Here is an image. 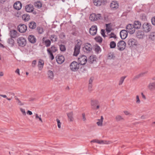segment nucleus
Returning <instances> with one entry per match:
<instances>
[{"label": "nucleus", "mask_w": 155, "mask_h": 155, "mask_svg": "<svg viewBox=\"0 0 155 155\" xmlns=\"http://www.w3.org/2000/svg\"><path fill=\"white\" fill-rule=\"evenodd\" d=\"M101 34L102 36H103L104 37H105L106 36V35L105 34V30L102 29L101 30Z\"/></svg>", "instance_id": "052dcab7"}, {"label": "nucleus", "mask_w": 155, "mask_h": 155, "mask_svg": "<svg viewBox=\"0 0 155 155\" xmlns=\"http://www.w3.org/2000/svg\"><path fill=\"white\" fill-rule=\"evenodd\" d=\"M41 3L39 1L36 2L34 3V5L35 7L37 8H40L42 7Z\"/></svg>", "instance_id": "f704fd0d"}, {"label": "nucleus", "mask_w": 155, "mask_h": 155, "mask_svg": "<svg viewBox=\"0 0 155 155\" xmlns=\"http://www.w3.org/2000/svg\"><path fill=\"white\" fill-rule=\"evenodd\" d=\"M126 28L127 31L131 34L134 33L135 31L133 25L130 24H128L126 26Z\"/></svg>", "instance_id": "1a4fd4ad"}, {"label": "nucleus", "mask_w": 155, "mask_h": 155, "mask_svg": "<svg viewBox=\"0 0 155 155\" xmlns=\"http://www.w3.org/2000/svg\"><path fill=\"white\" fill-rule=\"evenodd\" d=\"M28 40L31 43H34L36 42V39L34 35H30L28 37Z\"/></svg>", "instance_id": "bb28decb"}, {"label": "nucleus", "mask_w": 155, "mask_h": 155, "mask_svg": "<svg viewBox=\"0 0 155 155\" xmlns=\"http://www.w3.org/2000/svg\"><path fill=\"white\" fill-rule=\"evenodd\" d=\"M141 101L139 99V96L137 95L136 97V103L137 104H139L140 103Z\"/></svg>", "instance_id": "09e8293b"}, {"label": "nucleus", "mask_w": 155, "mask_h": 155, "mask_svg": "<svg viewBox=\"0 0 155 155\" xmlns=\"http://www.w3.org/2000/svg\"><path fill=\"white\" fill-rule=\"evenodd\" d=\"M57 62L59 64L63 63L64 61V58L63 55H58L56 57Z\"/></svg>", "instance_id": "4468645a"}, {"label": "nucleus", "mask_w": 155, "mask_h": 155, "mask_svg": "<svg viewBox=\"0 0 155 155\" xmlns=\"http://www.w3.org/2000/svg\"><path fill=\"white\" fill-rule=\"evenodd\" d=\"M152 28V26L150 24L144 23L142 25L143 31L147 33L150 31Z\"/></svg>", "instance_id": "20e7f679"}, {"label": "nucleus", "mask_w": 155, "mask_h": 155, "mask_svg": "<svg viewBox=\"0 0 155 155\" xmlns=\"http://www.w3.org/2000/svg\"><path fill=\"white\" fill-rule=\"evenodd\" d=\"M22 18L25 21H28L30 19V16L24 14L22 15Z\"/></svg>", "instance_id": "ea45409f"}, {"label": "nucleus", "mask_w": 155, "mask_h": 155, "mask_svg": "<svg viewBox=\"0 0 155 155\" xmlns=\"http://www.w3.org/2000/svg\"><path fill=\"white\" fill-rule=\"evenodd\" d=\"M79 64L75 61L72 62L70 65V69L73 71H77L79 69Z\"/></svg>", "instance_id": "f03ea898"}, {"label": "nucleus", "mask_w": 155, "mask_h": 155, "mask_svg": "<svg viewBox=\"0 0 155 155\" xmlns=\"http://www.w3.org/2000/svg\"><path fill=\"white\" fill-rule=\"evenodd\" d=\"M20 110L21 113H22L23 115L25 116L26 115V113L25 112V109H24L22 108H20Z\"/></svg>", "instance_id": "5fc2aeb1"}, {"label": "nucleus", "mask_w": 155, "mask_h": 155, "mask_svg": "<svg viewBox=\"0 0 155 155\" xmlns=\"http://www.w3.org/2000/svg\"><path fill=\"white\" fill-rule=\"evenodd\" d=\"M141 96H142V97L143 98L144 100L146 99V97L143 94V92H141Z\"/></svg>", "instance_id": "338daca9"}, {"label": "nucleus", "mask_w": 155, "mask_h": 155, "mask_svg": "<svg viewBox=\"0 0 155 155\" xmlns=\"http://www.w3.org/2000/svg\"><path fill=\"white\" fill-rule=\"evenodd\" d=\"M149 90L153 91L155 90V81L150 83L147 86Z\"/></svg>", "instance_id": "a878e982"}, {"label": "nucleus", "mask_w": 155, "mask_h": 155, "mask_svg": "<svg viewBox=\"0 0 155 155\" xmlns=\"http://www.w3.org/2000/svg\"><path fill=\"white\" fill-rule=\"evenodd\" d=\"M126 76H123L120 78V80L119 81V83H118V85H121L122 83H123V82L124 81V79L126 78Z\"/></svg>", "instance_id": "a19ab883"}, {"label": "nucleus", "mask_w": 155, "mask_h": 155, "mask_svg": "<svg viewBox=\"0 0 155 155\" xmlns=\"http://www.w3.org/2000/svg\"><path fill=\"white\" fill-rule=\"evenodd\" d=\"M135 29H138L140 28L141 26V22L138 21H136L134 22L133 25Z\"/></svg>", "instance_id": "412c9836"}, {"label": "nucleus", "mask_w": 155, "mask_h": 155, "mask_svg": "<svg viewBox=\"0 0 155 155\" xmlns=\"http://www.w3.org/2000/svg\"><path fill=\"white\" fill-rule=\"evenodd\" d=\"M33 6L31 5H26L25 7L26 11L28 12H30L33 11Z\"/></svg>", "instance_id": "cd10ccee"}, {"label": "nucleus", "mask_w": 155, "mask_h": 155, "mask_svg": "<svg viewBox=\"0 0 155 155\" xmlns=\"http://www.w3.org/2000/svg\"><path fill=\"white\" fill-rule=\"evenodd\" d=\"M124 113L125 114V115H130L131 116L132 115V114L129 112L127 110H125L124 111Z\"/></svg>", "instance_id": "6e6d98bb"}, {"label": "nucleus", "mask_w": 155, "mask_h": 155, "mask_svg": "<svg viewBox=\"0 0 155 155\" xmlns=\"http://www.w3.org/2000/svg\"><path fill=\"white\" fill-rule=\"evenodd\" d=\"M37 31L40 34H42L43 32V28L41 27H38L37 28Z\"/></svg>", "instance_id": "3c124183"}, {"label": "nucleus", "mask_w": 155, "mask_h": 155, "mask_svg": "<svg viewBox=\"0 0 155 155\" xmlns=\"http://www.w3.org/2000/svg\"><path fill=\"white\" fill-rule=\"evenodd\" d=\"M95 51L97 53H98L99 51H101V48L100 47L97 45L95 47Z\"/></svg>", "instance_id": "8fccbe9b"}, {"label": "nucleus", "mask_w": 155, "mask_h": 155, "mask_svg": "<svg viewBox=\"0 0 155 155\" xmlns=\"http://www.w3.org/2000/svg\"><path fill=\"white\" fill-rule=\"evenodd\" d=\"M9 34L11 38H15L19 35V33H17V31L15 30H12L10 31Z\"/></svg>", "instance_id": "6ab92c4d"}, {"label": "nucleus", "mask_w": 155, "mask_h": 155, "mask_svg": "<svg viewBox=\"0 0 155 155\" xmlns=\"http://www.w3.org/2000/svg\"><path fill=\"white\" fill-rule=\"evenodd\" d=\"M104 119V117L103 116H101V118L100 119H98V121L97 122V124L98 126H102L103 125V122Z\"/></svg>", "instance_id": "473e14b6"}, {"label": "nucleus", "mask_w": 155, "mask_h": 155, "mask_svg": "<svg viewBox=\"0 0 155 155\" xmlns=\"http://www.w3.org/2000/svg\"><path fill=\"white\" fill-rule=\"evenodd\" d=\"M82 119L84 121H85L86 120V118L85 117V113H83L82 114Z\"/></svg>", "instance_id": "680f3d73"}, {"label": "nucleus", "mask_w": 155, "mask_h": 155, "mask_svg": "<svg viewBox=\"0 0 155 155\" xmlns=\"http://www.w3.org/2000/svg\"><path fill=\"white\" fill-rule=\"evenodd\" d=\"M15 100L16 101V102L18 105L19 106H22L24 105V103L22 102L17 97L15 96Z\"/></svg>", "instance_id": "58836bf2"}, {"label": "nucleus", "mask_w": 155, "mask_h": 155, "mask_svg": "<svg viewBox=\"0 0 155 155\" xmlns=\"http://www.w3.org/2000/svg\"><path fill=\"white\" fill-rule=\"evenodd\" d=\"M144 33L141 31H138L136 32V36L139 38H142L143 36Z\"/></svg>", "instance_id": "c756f323"}, {"label": "nucleus", "mask_w": 155, "mask_h": 155, "mask_svg": "<svg viewBox=\"0 0 155 155\" xmlns=\"http://www.w3.org/2000/svg\"><path fill=\"white\" fill-rule=\"evenodd\" d=\"M146 72L141 73L140 74L135 76L134 78V80H136L139 78L140 77L143 76Z\"/></svg>", "instance_id": "4c0bfd02"}, {"label": "nucleus", "mask_w": 155, "mask_h": 155, "mask_svg": "<svg viewBox=\"0 0 155 155\" xmlns=\"http://www.w3.org/2000/svg\"><path fill=\"white\" fill-rule=\"evenodd\" d=\"M101 17V14H97L96 15L93 13L90 15L89 19L91 21H94L100 19Z\"/></svg>", "instance_id": "0eeeda50"}, {"label": "nucleus", "mask_w": 155, "mask_h": 155, "mask_svg": "<svg viewBox=\"0 0 155 155\" xmlns=\"http://www.w3.org/2000/svg\"><path fill=\"white\" fill-rule=\"evenodd\" d=\"M92 46L89 43L86 44L83 48V51L87 53H88L91 52L92 50Z\"/></svg>", "instance_id": "423d86ee"}, {"label": "nucleus", "mask_w": 155, "mask_h": 155, "mask_svg": "<svg viewBox=\"0 0 155 155\" xmlns=\"http://www.w3.org/2000/svg\"><path fill=\"white\" fill-rule=\"evenodd\" d=\"M110 46L111 48H114L116 46V44L114 41H112L110 43Z\"/></svg>", "instance_id": "a18cd8bd"}, {"label": "nucleus", "mask_w": 155, "mask_h": 155, "mask_svg": "<svg viewBox=\"0 0 155 155\" xmlns=\"http://www.w3.org/2000/svg\"><path fill=\"white\" fill-rule=\"evenodd\" d=\"M60 50L62 51H64L66 50L65 46L64 45H60Z\"/></svg>", "instance_id": "49530a36"}, {"label": "nucleus", "mask_w": 155, "mask_h": 155, "mask_svg": "<svg viewBox=\"0 0 155 155\" xmlns=\"http://www.w3.org/2000/svg\"><path fill=\"white\" fill-rule=\"evenodd\" d=\"M110 24H106V31L107 32V33H108L111 31V28L109 26Z\"/></svg>", "instance_id": "c03bdc74"}, {"label": "nucleus", "mask_w": 155, "mask_h": 155, "mask_svg": "<svg viewBox=\"0 0 155 155\" xmlns=\"http://www.w3.org/2000/svg\"><path fill=\"white\" fill-rule=\"evenodd\" d=\"M44 65V61L41 59H39L38 61V66L39 70H41L43 68Z\"/></svg>", "instance_id": "5701e85b"}, {"label": "nucleus", "mask_w": 155, "mask_h": 155, "mask_svg": "<svg viewBox=\"0 0 155 155\" xmlns=\"http://www.w3.org/2000/svg\"><path fill=\"white\" fill-rule=\"evenodd\" d=\"M48 54L50 55V58L51 60H53L54 58V56L53 54V53L51 52L49 50L48 51Z\"/></svg>", "instance_id": "603ef678"}, {"label": "nucleus", "mask_w": 155, "mask_h": 155, "mask_svg": "<svg viewBox=\"0 0 155 155\" xmlns=\"http://www.w3.org/2000/svg\"><path fill=\"white\" fill-rule=\"evenodd\" d=\"M128 31L127 30H123L120 32V35L122 39H124L127 37L128 35Z\"/></svg>", "instance_id": "f3484780"}, {"label": "nucleus", "mask_w": 155, "mask_h": 155, "mask_svg": "<svg viewBox=\"0 0 155 155\" xmlns=\"http://www.w3.org/2000/svg\"><path fill=\"white\" fill-rule=\"evenodd\" d=\"M57 121V122L58 126V127L60 128H61V123L58 119H57L56 120Z\"/></svg>", "instance_id": "4d7b16f0"}, {"label": "nucleus", "mask_w": 155, "mask_h": 155, "mask_svg": "<svg viewBox=\"0 0 155 155\" xmlns=\"http://www.w3.org/2000/svg\"><path fill=\"white\" fill-rule=\"evenodd\" d=\"M18 29L21 33H24L27 30V26L24 24H20L18 27Z\"/></svg>", "instance_id": "f8f14e48"}, {"label": "nucleus", "mask_w": 155, "mask_h": 155, "mask_svg": "<svg viewBox=\"0 0 155 155\" xmlns=\"http://www.w3.org/2000/svg\"><path fill=\"white\" fill-rule=\"evenodd\" d=\"M126 44L123 40L119 41L117 44L118 49L121 51H123L125 48Z\"/></svg>", "instance_id": "6e6552de"}, {"label": "nucleus", "mask_w": 155, "mask_h": 155, "mask_svg": "<svg viewBox=\"0 0 155 155\" xmlns=\"http://www.w3.org/2000/svg\"><path fill=\"white\" fill-rule=\"evenodd\" d=\"M96 41L99 43H101L102 41V38L100 36H97L95 38Z\"/></svg>", "instance_id": "79ce46f5"}, {"label": "nucleus", "mask_w": 155, "mask_h": 155, "mask_svg": "<svg viewBox=\"0 0 155 155\" xmlns=\"http://www.w3.org/2000/svg\"><path fill=\"white\" fill-rule=\"evenodd\" d=\"M90 104L91 108L93 110H99L100 107V102L97 100H91Z\"/></svg>", "instance_id": "f257e3e1"}, {"label": "nucleus", "mask_w": 155, "mask_h": 155, "mask_svg": "<svg viewBox=\"0 0 155 155\" xmlns=\"http://www.w3.org/2000/svg\"><path fill=\"white\" fill-rule=\"evenodd\" d=\"M97 27L96 25H93L90 28L89 30V32L90 34L92 35H94L96 34L97 32Z\"/></svg>", "instance_id": "ddd939ff"}, {"label": "nucleus", "mask_w": 155, "mask_h": 155, "mask_svg": "<svg viewBox=\"0 0 155 155\" xmlns=\"http://www.w3.org/2000/svg\"><path fill=\"white\" fill-rule=\"evenodd\" d=\"M106 2V0H93V3L94 5L97 6H99L102 5L104 4Z\"/></svg>", "instance_id": "9b49d317"}, {"label": "nucleus", "mask_w": 155, "mask_h": 155, "mask_svg": "<svg viewBox=\"0 0 155 155\" xmlns=\"http://www.w3.org/2000/svg\"><path fill=\"white\" fill-rule=\"evenodd\" d=\"M44 42L46 46L47 47H49L51 44V42L48 39L45 41Z\"/></svg>", "instance_id": "de8ad7c7"}, {"label": "nucleus", "mask_w": 155, "mask_h": 155, "mask_svg": "<svg viewBox=\"0 0 155 155\" xmlns=\"http://www.w3.org/2000/svg\"><path fill=\"white\" fill-rule=\"evenodd\" d=\"M91 142L97 143L99 144H108L110 143V141H107L105 140H94L91 141Z\"/></svg>", "instance_id": "a211bd4d"}, {"label": "nucleus", "mask_w": 155, "mask_h": 155, "mask_svg": "<svg viewBox=\"0 0 155 155\" xmlns=\"http://www.w3.org/2000/svg\"><path fill=\"white\" fill-rule=\"evenodd\" d=\"M151 21L152 24L155 25V16L152 18L151 19Z\"/></svg>", "instance_id": "13d9d810"}, {"label": "nucleus", "mask_w": 155, "mask_h": 155, "mask_svg": "<svg viewBox=\"0 0 155 155\" xmlns=\"http://www.w3.org/2000/svg\"><path fill=\"white\" fill-rule=\"evenodd\" d=\"M96 60L95 58L93 56H90L88 58V61L91 63H93L94 62V61H95Z\"/></svg>", "instance_id": "37998d69"}, {"label": "nucleus", "mask_w": 155, "mask_h": 155, "mask_svg": "<svg viewBox=\"0 0 155 155\" xmlns=\"http://www.w3.org/2000/svg\"><path fill=\"white\" fill-rule=\"evenodd\" d=\"M92 84H89L88 89L89 91H91L92 90Z\"/></svg>", "instance_id": "0e129e2a"}, {"label": "nucleus", "mask_w": 155, "mask_h": 155, "mask_svg": "<svg viewBox=\"0 0 155 155\" xmlns=\"http://www.w3.org/2000/svg\"><path fill=\"white\" fill-rule=\"evenodd\" d=\"M114 54L113 53H109L107 56V58L108 59H114L115 58Z\"/></svg>", "instance_id": "72a5a7b5"}, {"label": "nucleus", "mask_w": 155, "mask_h": 155, "mask_svg": "<svg viewBox=\"0 0 155 155\" xmlns=\"http://www.w3.org/2000/svg\"><path fill=\"white\" fill-rule=\"evenodd\" d=\"M50 38L52 41H56L58 39L57 37L54 35H52L50 37Z\"/></svg>", "instance_id": "e433bc0d"}, {"label": "nucleus", "mask_w": 155, "mask_h": 155, "mask_svg": "<svg viewBox=\"0 0 155 155\" xmlns=\"http://www.w3.org/2000/svg\"><path fill=\"white\" fill-rule=\"evenodd\" d=\"M127 43L129 46L131 47L134 45H136L137 42L136 40L133 38H131L128 40Z\"/></svg>", "instance_id": "2eb2a0df"}, {"label": "nucleus", "mask_w": 155, "mask_h": 155, "mask_svg": "<svg viewBox=\"0 0 155 155\" xmlns=\"http://www.w3.org/2000/svg\"><path fill=\"white\" fill-rule=\"evenodd\" d=\"M48 78L50 80H52L54 78V73L52 71L49 70L48 71Z\"/></svg>", "instance_id": "2f4dec72"}, {"label": "nucleus", "mask_w": 155, "mask_h": 155, "mask_svg": "<svg viewBox=\"0 0 155 155\" xmlns=\"http://www.w3.org/2000/svg\"><path fill=\"white\" fill-rule=\"evenodd\" d=\"M17 42L19 46L23 47L26 45V41L24 38L20 37L18 39Z\"/></svg>", "instance_id": "9d476101"}, {"label": "nucleus", "mask_w": 155, "mask_h": 155, "mask_svg": "<svg viewBox=\"0 0 155 155\" xmlns=\"http://www.w3.org/2000/svg\"><path fill=\"white\" fill-rule=\"evenodd\" d=\"M27 114L29 115H31L32 114V112L29 110L27 111Z\"/></svg>", "instance_id": "774afa93"}, {"label": "nucleus", "mask_w": 155, "mask_h": 155, "mask_svg": "<svg viewBox=\"0 0 155 155\" xmlns=\"http://www.w3.org/2000/svg\"><path fill=\"white\" fill-rule=\"evenodd\" d=\"M35 119L36 120L40 121L41 123H43V121L41 118V115H39L37 114H35Z\"/></svg>", "instance_id": "c9c22d12"}, {"label": "nucleus", "mask_w": 155, "mask_h": 155, "mask_svg": "<svg viewBox=\"0 0 155 155\" xmlns=\"http://www.w3.org/2000/svg\"><path fill=\"white\" fill-rule=\"evenodd\" d=\"M110 38H116V35L114 34L112 32L111 33V34L110 35Z\"/></svg>", "instance_id": "e2e57ef3"}, {"label": "nucleus", "mask_w": 155, "mask_h": 155, "mask_svg": "<svg viewBox=\"0 0 155 155\" xmlns=\"http://www.w3.org/2000/svg\"><path fill=\"white\" fill-rule=\"evenodd\" d=\"M59 37L61 38H62L65 37V35L63 33H61L59 35Z\"/></svg>", "instance_id": "69168bd1"}, {"label": "nucleus", "mask_w": 155, "mask_h": 155, "mask_svg": "<svg viewBox=\"0 0 155 155\" xmlns=\"http://www.w3.org/2000/svg\"><path fill=\"white\" fill-rule=\"evenodd\" d=\"M28 26L30 29H34L36 27V24L35 22L32 21L29 23Z\"/></svg>", "instance_id": "c85d7f7f"}, {"label": "nucleus", "mask_w": 155, "mask_h": 155, "mask_svg": "<svg viewBox=\"0 0 155 155\" xmlns=\"http://www.w3.org/2000/svg\"><path fill=\"white\" fill-rule=\"evenodd\" d=\"M48 50H49L51 52L54 53L57 51L58 49L54 45H52L50 48L47 49V52H48Z\"/></svg>", "instance_id": "393cba45"}, {"label": "nucleus", "mask_w": 155, "mask_h": 155, "mask_svg": "<svg viewBox=\"0 0 155 155\" xmlns=\"http://www.w3.org/2000/svg\"><path fill=\"white\" fill-rule=\"evenodd\" d=\"M68 119L70 121H73L74 120V113L73 111L68 112L67 114Z\"/></svg>", "instance_id": "b1692460"}, {"label": "nucleus", "mask_w": 155, "mask_h": 155, "mask_svg": "<svg viewBox=\"0 0 155 155\" xmlns=\"http://www.w3.org/2000/svg\"><path fill=\"white\" fill-rule=\"evenodd\" d=\"M149 38L151 41H155V32L151 33L149 35Z\"/></svg>", "instance_id": "7c9ffc66"}, {"label": "nucleus", "mask_w": 155, "mask_h": 155, "mask_svg": "<svg viewBox=\"0 0 155 155\" xmlns=\"http://www.w3.org/2000/svg\"><path fill=\"white\" fill-rule=\"evenodd\" d=\"M78 59L79 64L82 65H84L87 62V57L84 55L79 56Z\"/></svg>", "instance_id": "39448f33"}, {"label": "nucleus", "mask_w": 155, "mask_h": 155, "mask_svg": "<svg viewBox=\"0 0 155 155\" xmlns=\"http://www.w3.org/2000/svg\"><path fill=\"white\" fill-rule=\"evenodd\" d=\"M118 4L116 1H113L110 5V7L112 10H115L118 8Z\"/></svg>", "instance_id": "dca6fc26"}, {"label": "nucleus", "mask_w": 155, "mask_h": 155, "mask_svg": "<svg viewBox=\"0 0 155 155\" xmlns=\"http://www.w3.org/2000/svg\"><path fill=\"white\" fill-rule=\"evenodd\" d=\"M81 44V41H78L77 44L75 45L73 54L74 56H76L79 53L80 50Z\"/></svg>", "instance_id": "7ed1b4c3"}, {"label": "nucleus", "mask_w": 155, "mask_h": 155, "mask_svg": "<svg viewBox=\"0 0 155 155\" xmlns=\"http://www.w3.org/2000/svg\"><path fill=\"white\" fill-rule=\"evenodd\" d=\"M115 120L116 122H118L124 121V119L121 115L117 114L115 116Z\"/></svg>", "instance_id": "4be33fe9"}, {"label": "nucleus", "mask_w": 155, "mask_h": 155, "mask_svg": "<svg viewBox=\"0 0 155 155\" xmlns=\"http://www.w3.org/2000/svg\"><path fill=\"white\" fill-rule=\"evenodd\" d=\"M36 63V61L35 60H33L31 64V66L34 68L35 67Z\"/></svg>", "instance_id": "bf43d9fd"}, {"label": "nucleus", "mask_w": 155, "mask_h": 155, "mask_svg": "<svg viewBox=\"0 0 155 155\" xmlns=\"http://www.w3.org/2000/svg\"><path fill=\"white\" fill-rule=\"evenodd\" d=\"M22 6L21 3L19 1L16 2L13 5L14 8L17 10H20Z\"/></svg>", "instance_id": "aec40b11"}, {"label": "nucleus", "mask_w": 155, "mask_h": 155, "mask_svg": "<svg viewBox=\"0 0 155 155\" xmlns=\"http://www.w3.org/2000/svg\"><path fill=\"white\" fill-rule=\"evenodd\" d=\"M8 42L12 45H14V41L13 39L12 38L8 39Z\"/></svg>", "instance_id": "864d4df0"}]
</instances>
